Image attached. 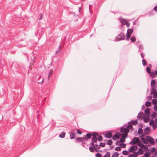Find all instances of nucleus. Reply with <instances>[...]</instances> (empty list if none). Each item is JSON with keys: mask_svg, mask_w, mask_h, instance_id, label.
I'll return each instance as SVG.
<instances>
[{"mask_svg": "<svg viewBox=\"0 0 157 157\" xmlns=\"http://www.w3.org/2000/svg\"><path fill=\"white\" fill-rule=\"evenodd\" d=\"M150 109L149 108H147L145 109L144 112L147 116V118H150Z\"/></svg>", "mask_w": 157, "mask_h": 157, "instance_id": "7", "label": "nucleus"}, {"mask_svg": "<svg viewBox=\"0 0 157 157\" xmlns=\"http://www.w3.org/2000/svg\"><path fill=\"white\" fill-rule=\"evenodd\" d=\"M66 133L65 132L63 131L59 135V137L61 138H63L64 137Z\"/></svg>", "mask_w": 157, "mask_h": 157, "instance_id": "17", "label": "nucleus"}, {"mask_svg": "<svg viewBox=\"0 0 157 157\" xmlns=\"http://www.w3.org/2000/svg\"><path fill=\"white\" fill-rule=\"evenodd\" d=\"M120 142V141H119V140L117 141L116 143V144L117 145H119V143Z\"/></svg>", "mask_w": 157, "mask_h": 157, "instance_id": "64", "label": "nucleus"}, {"mask_svg": "<svg viewBox=\"0 0 157 157\" xmlns=\"http://www.w3.org/2000/svg\"><path fill=\"white\" fill-rule=\"evenodd\" d=\"M141 119H143V121L147 123L149 121L150 118H140Z\"/></svg>", "mask_w": 157, "mask_h": 157, "instance_id": "40", "label": "nucleus"}, {"mask_svg": "<svg viewBox=\"0 0 157 157\" xmlns=\"http://www.w3.org/2000/svg\"><path fill=\"white\" fill-rule=\"evenodd\" d=\"M142 62L143 65V66L146 65V62L144 59H143L142 60Z\"/></svg>", "mask_w": 157, "mask_h": 157, "instance_id": "48", "label": "nucleus"}, {"mask_svg": "<svg viewBox=\"0 0 157 157\" xmlns=\"http://www.w3.org/2000/svg\"><path fill=\"white\" fill-rule=\"evenodd\" d=\"M120 135L121 136V138L120 139V141L122 143L124 142L125 141V139L127 137V136L124 135L122 134Z\"/></svg>", "mask_w": 157, "mask_h": 157, "instance_id": "11", "label": "nucleus"}, {"mask_svg": "<svg viewBox=\"0 0 157 157\" xmlns=\"http://www.w3.org/2000/svg\"><path fill=\"white\" fill-rule=\"evenodd\" d=\"M110 155L109 152H107L106 153L104 156L103 157H110Z\"/></svg>", "mask_w": 157, "mask_h": 157, "instance_id": "36", "label": "nucleus"}, {"mask_svg": "<svg viewBox=\"0 0 157 157\" xmlns=\"http://www.w3.org/2000/svg\"><path fill=\"white\" fill-rule=\"evenodd\" d=\"M140 142V140L136 137H135L133 139V144H136Z\"/></svg>", "mask_w": 157, "mask_h": 157, "instance_id": "9", "label": "nucleus"}, {"mask_svg": "<svg viewBox=\"0 0 157 157\" xmlns=\"http://www.w3.org/2000/svg\"><path fill=\"white\" fill-rule=\"evenodd\" d=\"M137 118H147V116L145 113H143L142 112H140L138 114Z\"/></svg>", "mask_w": 157, "mask_h": 157, "instance_id": "4", "label": "nucleus"}, {"mask_svg": "<svg viewBox=\"0 0 157 157\" xmlns=\"http://www.w3.org/2000/svg\"><path fill=\"white\" fill-rule=\"evenodd\" d=\"M144 132L145 134H149L150 133V129L149 127H147L144 129Z\"/></svg>", "mask_w": 157, "mask_h": 157, "instance_id": "8", "label": "nucleus"}, {"mask_svg": "<svg viewBox=\"0 0 157 157\" xmlns=\"http://www.w3.org/2000/svg\"><path fill=\"white\" fill-rule=\"evenodd\" d=\"M92 141L94 143H97V138L92 137Z\"/></svg>", "mask_w": 157, "mask_h": 157, "instance_id": "35", "label": "nucleus"}, {"mask_svg": "<svg viewBox=\"0 0 157 157\" xmlns=\"http://www.w3.org/2000/svg\"><path fill=\"white\" fill-rule=\"evenodd\" d=\"M133 30L132 28L128 29L127 30V33L128 34H131L133 32Z\"/></svg>", "mask_w": 157, "mask_h": 157, "instance_id": "21", "label": "nucleus"}, {"mask_svg": "<svg viewBox=\"0 0 157 157\" xmlns=\"http://www.w3.org/2000/svg\"><path fill=\"white\" fill-rule=\"evenodd\" d=\"M153 98H157V92L155 93V94H153Z\"/></svg>", "mask_w": 157, "mask_h": 157, "instance_id": "56", "label": "nucleus"}, {"mask_svg": "<svg viewBox=\"0 0 157 157\" xmlns=\"http://www.w3.org/2000/svg\"><path fill=\"white\" fill-rule=\"evenodd\" d=\"M120 135L117 132L115 133L113 137V140H118L120 138Z\"/></svg>", "mask_w": 157, "mask_h": 157, "instance_id": "6", "label": "nucleus"}, {"mask_svg": "<svg viewBox=\"0 0 157 157\" xmlns=\"http://www.w3.org/2000/svg\"><path fill=\"white\" fill-rule=\"evenodd\" d=\"M130 122H131L133 124V125H136L138 123V122L136 120H134V121H130Z\"/></svg>", "mask_w": 157, "mask_h": 157, "instance_id": "26", "label": "nucleus"}, {"mask_svg": "<svg viewBox=\"0 0 157 157\" xmlns=\"http://www.w3.org/2000/svg\"><path fill=\"white\" fill-rule=\"evenodd\" d=\"M157 116V114L155 112H153L151 115V118H156Z\"/></svg>", "mask_w": 157, "mask_h": 157, "instance_id": "27", "label": "nucleus"}, {"mask_svg": "<svg viewBox=\"0 0 157 157\" xmlns=\"http://www.w3.org/2000/svg\"><path fill=\"white\" fill-rule=\"evenodd\" d=\"M113 143V141L112 140H109L107 143V144L108 145H111Z\"/></svg>", "mask_w": 157, "mask_h": 157, "instance_id": "39", "label": "nucleus"}, {"mask_svg": "<svg viewBox=\"0 0 157 157\" xmlns=\"http://www.w3.org/2000/svg\"><path fill=\"white\" fill-rule=\"evenodd\" d=\"M145 107V105H143L142 106V107H141V110H143L144 108Z\"/></svg>", "mask_w": 157, "mask_h": 157, "instance_id": "63", "label": "nucleus"}, {"mask_svg": "<svg viewBox=\"0 0 157 157\" xmlns=\"http://www.w3.org/2000/svg\"><path fill=\"white\" fill-rule=\"evenodd\" d=\"M143 135H142L141 136V141L144 144H147V142L144 138L142 137Z\"/></svg>", "mask_w": 157, "mask_h": 157, "instance_id": "20", "label": "nucleus"}, {"mask_svg": "<svg viewBox=\"0 0 157 157\" xmlns=\"http://www.w3.org/2000/svg\"><path fill=\"white\" fill-rule=\"evenodd\" d=\"M91 135L93 136L92 137L97 138L96 137L98 136V134L96 132H93L92 133H91Z\"/></svg>", "mask_w": 157, "mask_h": 157, "instance_id": "23", "label": "nucleus"}, {"mask_svg": "<svg viewBox=\"0 0 157 157\" xmlns=\"http://www.w3.org/2000/svg\"><path fill=\"white\" fill-rule=\"evenodd\" d=\"M102 139V137L100 135L98 137V138L97 139V140L99 141H101Z\"/></svg>", "mask_w": 157, "mask_h": 157, "instance_id": "37", "label": "nucleus"}, {"mask_svg": "<svg viewBox=\"0 0 157 157\" xmlns=\"http://www.w3.org/2000/svg\"><path fill=\"white\" fill-rule=\"evenodd\" d=\"M92 135H91V133H87L86 135L84 137H86V139H84L85 141H87L88 139L91 138V136Z\"/></svg>", "mask_w": 157, "mask_h": 157, "instance_id": "10", "label": "nucleus"}, {"mask_svg": "<svg viewBox=\"0 0 157 157\" xmlns=\"http://www.w3.org/2000/svg\"><path fill=\"white\" fill-rule=\"evenodd\" d=\"M156 83V81L155 79H152L151 81V87H154Z\"/></svg>", "mask_w": 157, "mask_h": 157, "instance_id": "18", "label": "nucleus"}, {"mask_svg": "<svg viewBox=\"0 0 157 157\" xmlns=\"http://www.w3.org/2000/svg\"><path fill=\"white\" fill-rule=\"evenodd\" d=\"M75 133V131H72L71 132L70 134V139H72L75 138L76 136Z\"/></svg>", "mask_w": 157, "mask_h": 157, "instance_id": "13", "label": "nucleus"}, {"mask_svg": "<svg viewBox=\"0 0 157 157\" xmlns=\"http://www.w3.org/2000/svg\"><path fill=\"white\" fill-rule=\"evenodd\" d=\"M154 10L157 12V6H155L154 8Z\"/></svg>", "mask_w": 157, "mask_h": 157, "instance_id": "61", "label": "nucleus"}, {"mask_svg": "<svg viewBox=\"0 0 157 157\" xmlns=\"http://www.w3.org/2000/svg\"><path fill=\"white\" fill-rule=\"evenodd\" d=\"M120 132L121 133L119 132H117V133H118L120 135L122 134L124 135L127 136L128 133L129 132V130L126 128L122 127L120 129Z\"/></svg>", "mask_w": 157, "mask_h": 157, "instance_id": "1", "label": "nucleus"}, {"mask_svg": "<svg viewBox=\"0 0 157 157\" xmlns=\"http://www.w3.org/2000/svg\"><path fill=\"white\" fill-rule=\"evenodd\" d=\"M131 148H134L135 149V151L138 148L135 145H133V146H132Z\"/></svg>", "mask_w": 157, "mask_h": 157, "instance_id": "54", "label": "nucleus"}, {"mask_svg": "<svg viewBox=\"0 0 157 157\" xmlns=\"http://www.w3.org/2000/svg\"><path fill=\"white\" fill-rule=\"evenodd\" d=\"M146 139L147 141L151 144L154 145L155 144V142L154 141V139L151 136H147Z\"/></svg>", "mask_w": 157, "mask_h": 157, "instance_id": "3", "label": "nucleus"}, {"mask_svg": "<svg viewBox=\"0 0 157 157\" xmlns=\"http://www.w3.org/2000/svg\"><path fill=\"white\" fill-rule=\"evenodd\" d=\"M135 151V149L134 148H131V146L130 147V148L128 149V151L130 152H132L134 151Z\"/></svg>", "mask_w": 157, "mask_h": 157, "instance_id": "45", "label": "nucleus"}, {"mask_svg": "<svg viewBox=\"0 0 157 157\" xmlns=\"http://www.w3.org/2000/svg\"><path fill=\"white\" fill-rule=\"evenodd\" d=\"M151 153L150 152L147 151L144 154L145 157H148Z\"/></svg>", "mask_w": 157, "mask_h": 157, "instance_id": "33", "label": "nucleus"}, {"mask_svg": "<svg viewBox=\"0 0 157 157\" xmlns=\"http://www.w3.org/2000/svg\"><path fill=\"white\" fill-rule=\"evenodd\" d=\"M154 109L155 111H157V105H155L154 106Z\"/></svg>", "mask_w": 157, "mask_h": 157, "instance_id": "60", "label": "nucleus"}, {"mask_svg": "<svg viewBox=\"0 0 157 157\" xmlns=\"http://www.w3.org/2000/svg\"><path fill=\"white\" fill-rule=\"evenodd\" d=\"M143 153V150L141 148H140L138 150V151L137 152V155H141Z\"/></svg>", "mask_w": 157, "mask_h": 157, "instance_id": "22", "label": "nucleus"}, {"mask_svg": "<svg viewBox=\"0 0 157 157\" xmlns=\"http://www.w3.org/2000/svg\"><path fill=\"white\" fill-rule=\"evenodd\" d=\"M157 127V125L156 124H154L152 125V128L153 129H155Z\"/></svg>", "mask_w": 157, "mask_h": 157, "instance_id": "57", "label": "nucleus"}, {"mask_svg": "<svg viewBox=\"0 0 157 157\" xmlns=\"http://www.w3.org/2000/svg\"><path fill=\"white\" fill-rule=\"evenodd\" d=\"M151 105V102L149 101H147L145 103V105L147 107H149Z\"/></svg>", "mask_w": 157, "mask_h": 157, "instance_id": "31", "label": "nucleus"}, {"mask_svg": "<svg viewBox=\"0 0 157 157\" xmlns=\"http://www.w3.org/2000/svg\"><path fill=\"white\" fill-rule=\"evenodd\" d=\"M126 128L129 130V129H131L132 128V125L131 124L128 125L127 126Z\"/></svg>", "mask_w": 157, "mask_h": 157, "instance_id": "41", "label": "nucleus"}, {"mask_svg": "<svg viewBox=\"0 0 157 157\" xmlns=\"http://www.w3.org/2000/svg\"><path fill=\"white\" fill-rule=\"evenodd\" d=\"M96 157H101L102 155H101L99 153H98L96 154Z\"/></svg>", "mask_w": 157, "mask_h": 157, "instance_id": "55", "label": "nucleus"}, {"mask_svg": "<svg viewBox=\"0 0 157 157\" xmlns=\"http://www.w3.org/2000/svg\"><path fill=\"white\" fill-rule=\"evenodd\" d=\"M138 132L139 134H141L143 133V129L140 128H139L138 130Z\"/></svg>", "mask_w": 157, "mask_h": 157, "instance_id": "29", "label": "nucleus"}, {"mask_svg": "<svg viewBox=\"0 0 157 157\" xmlns=\"http://www.w3.org/2000/svg\"><path fill=\"white\" fill-rule=\"evenodd\" d=\"M40 16L39 20H41L42 18V15L41 14H40Z\"/></svg>", "mask_w": 157, "mask_h": 157, "instance_id": "62", "label": "nucleus"}, {"mask_svg": "<svg viewBox=\"0 0 157 157\" xmlns=\"http://www.w3.org/2000/svg\"><path fill=\"white\" fill-rule=\"evenodd\" d=\"M130 36H131V34H128L127 33V34H126V37H127L126 40H128V39L130 38Z\"/></svg>", "mask_w": 157, "mask_h": 157, "instance_id": "50", "label": "nucleus"}, {"mask_svg": "<svg viewBox=\"0 0 157 157\" xmlns=\"http://www.w3.org/2000/svg\"><path fill=\"white\" fill-rule=\"evenodd\" d=\"M153 119V118H151L149 122V124L150 125L154 124V120Z\"/></svg>", "mask_w": 157, "mask_h": 157, "instance_id": "38", "label": "nucleus"}, {"mask_svg": "<svg viewBox=\"0 0 157 157\" xmlns=\"http://www.w3.org/2000/svg\"><path fill=\"white\" fill-rule=\"evenodd\" d=\"M89 150L92 152H94L95 151L94 147L90 146L89 147Z\"/></svg>", "mask_w": 157, "mask_h": 157, "instance_id": "25", "label": "nucleus"}, {"mask_svg": "<svg viewBox=\"0 0 157 157\" xmlns=\"http://www.w3.org/2000/svg\"><path fill=\"white\" fill-rule=\"evenodd\" d=\"M151 151L152 153H153L155 151L156 152V149L155 147H152L151 149Z\"/></svg>", "mask_w": 157, "mask_h": 157, "instance_id": "49", "label": "nucleus"}, {"mask_svg": "<svg viewBox=\"0 0 157 157\" xmlns=\"http://www.w3.org/2000/svg\"><path fill=\"white\" fill-rule=\"evenodd\" d=\"M121 147H120L119 146L117 147H115V149L116 151H120L121 150Z\"/></svg>", "mask_w": 157, "mask_h": 157, "instance_id": "43", "label": "nucleus"}, {"mask_svg": "<svg viewBox=\"0 0 157 157\" xmlns=\"http://www.w3.org/2000/svg\"><path fill=\"white\" fill-rule=\"evenodd\" d=\"M84 139L86 140V137H78L76 139V143L79 142H82L85 141Z\"/></svg>", "mask_w": 157, "mask_h": 157, "instance_id": "5", "label": "nucleus"}, {"mask_svg": "<svg viewBox=\"0 0 157 157\" xmlns=\"http://www.w3.org/2000/svg\"><path fill=\"white\" fill-rule=\"evenodd\" d=\"M137 151H135L133 152V154L129 155L128 157H137Z\"/></svg>", "mask_w": 157, "mask_h": 157, "instance_id": "15", "label": "nucleus"}, {"mask_svg": "<svg viewBox=\"0 0 157 157\" xmlns=\"http://www.w3.org/2000/svg\"><path fill=\"white\" fill-rule=\"evenodd\" d=\"M61 45H59V49L58 50H57L56 51V53L58 54V53H59L61 51Z\"/></svg>", "mask_w": 157, "mask_h": 157, "instance_id": "53", "label": "nucleus"}, {"mask_svg": "<svg viewBox=\"0 0 157 157\" xmlns=\"http://www.w3.org/2000/svg\"><path fill=\"white\" fill-rule=\"evenodd\" d=\"M131 41L132 42H135L136 40V39L134 36H132L131 37Z\"/></svg>", "mask_w": 157, "mask_h": 157, "instance_id": "44", "label": "nucleus"}, {"mask_svg": "<svg viewBox=\"0 0 157 157\" xmlns=\"http://www.w3.org/2000/svg\"><path fill=\"white\" fill-rule=\"evenodd\" d=\"M122 153L124 155H127L129 154V151L127 150H124L122 151Z\"/></svg>", "mask_w": 157, "mask_h": 157, "instance_id": "32", "label": "nucleus"}, {"mask_svg": "<svg viewBox=\"0 0 157 157\" xmlns=\"http://www.w3.org/2000/svg\"><path fill=\"white\" fill-rule=\"evenodd\" d=\"M121 148H124L126 147V144H119Z\"/></svg>", "mask_w": 157, "mask_h": 157, "instance_id": "47", "label": "nucleus"}, {"mask_svg": "<svg viewBox=\"0 0 157 157\" xmlns=\"http://www.w3.org/2000/svg\"><path fill=\"white\" fill-rule=\"evenodd\" d=\"M119 155L118 153L117 152H115L113 154L112 157H118Z\"/></svg>", "mask_w": 157, "mask_h": 157, "instance_id": "30", "label": "nucleus"}, {"mask_svg": "<svg viewBox=\"0 0 157 157\" xmlns=\"http://www.w3.org/2000/svg\"><path fill=\"white\" fill-rule=\"evenodd\" d=\"M125 38V36L123 33H120L117 35L115 38L116 41L124 40Z\"/></svg>", "mask_w": 157, "mask_h": 157, "instance_id": "2", "label": "nucleus"}, {"mask_svg": "<svg viewBox=\"0 0 157 157\" xmlns=\"http://www.w3.org/2000/svg\"><path fill=\"white\" fill-rule=\"evenodd\" d=\"M150 74L152 78H154L155 76V72L152 71Z\"/></svg>", "mask_w": 157, "mask_h": 157, "instance_id": "28", "label": "nucleus"}, {"mask_svg": "<svg viewBox=\"0 0 157 157\" xmlns=\"http://www.w3.org/2000/svg\"><path fill=\"white\" fill-rule=\"evenodd\" d=\"M36 81L38 83H42L44 81V79L42 78L41 76H40L37 78Z\"/></svg>", "mask_w": 157, "mask_h": 157, "instance_id": "12", "label": "nucleus"}, {"mask_svg": "<svg viewBox=\"0 0 157 157\" xmlns=\"http://www.w3.org/2000/svg\"><path fill=\"white\" fill-rule=\"evenodd\" d=\"M138 146L140 147L141 148H145V146L142 143H141L140 142L138 143Z\"/></svg>", "mask_w": 157, "mask_h": 157, "instance_id": "24", "label": "nucleus"}, {"mask_svg": "<svg viewBox=\"0 0 157 157\" xmlns=\"http://www.w3.org/2000/svg\"><path fill=\"white\" fill-rule=\"evenodd\" d=\"M77 132L78 134L80 135L82 133V132L80 129H77Z\"/></svg>", "mask_w": 157, "mask_h": 157, "instance_id": "52", "label": "nucleus"}, {"mask_svg": "<svg viewBox=\"0 0 157 157\" xmlns=\"http://www.w3.org/2000/svg\"><path fill=\"white\" fill-rule=\"evenodd\" d=\"M95 151L96 152H98L99 151L100 152H101L102 151L101 150L98 151V149H99L100 148V146L99 145L97 144H95V146H94Z\"/></svg>", "mask_w": 157, "mask_h": 157, "instance_id": "14", "label": "nucleus"}, {"mask_svg": "<svg viewBox=\"0 0 157 157\" xmlns=\"http://www.w3.org/2000/svg\"><path fill=\"white\" fill-rule=\"evenodd\" d=\"M112 135L111 132H109L108 133H107L105 135V137L108 138H111L112 137Z\"/></svg>", "mask_w": 157, "mask_h": 157, "instance_id": "16", "label": "nucleus"}, {"mask_svg": "<svg viewBox=\"0 0 157 157\" xmlns=\"http://www.w3.org/2000/svg\"><path fill=\"white\" fill-rule=\"evenodd\" d=\"M90 145H92V147H94L95 146V144H94L93 141L90 143Z\"/></svg>", "mask_w": 157, "mask_h": 157, "instance_id": "59", "label": "nucleus"}, {"mask_svg": "<svg viewBox=\"0 0 157 157\" xmlns=\"http://www.w3.org/2000/svg\"><path fill=\"white\" fill-rule=\"evenodd\" d=\"M99 146L101 147H104L105 146V143L101 142L100 143Z\"/></svg>", "mask_w": 157, "mask_h": 157, "instance_id": "46", "label": "nucleus"}, {"mask_svg": "<svg viewBox=\"0 0 157 157\" xmlns=\"http://www.w3.org/2000/svg\"><path fill=\"white\" fill-rule=\"evenodd\" d=\"M152 102L154 105L157 104V100L155 99H153Z\"/></svg>", "mask_w": 157, "mask_h": 157, "instance_id": "34", "label": "nucleus"}, {"mask_svg": "<svg viewBox=\"0 0 157 157\" xmlns=\"http://www.w3.org/2000/svg\"><path fill=\"white\" fill-rule=\"evenodd\" d=\"M139 49H141L142 50L143 49V46L141 44L139 45ZM139 51H140V50H138V52H139Z\"/></svg>", "mask_w": 157, "mask_h": 157, "instance_id": "51", "label": "nucleus"}, {"mask_svg": "<svg viewBox=\"0 0 157 157\" xmlns=\"http://www.w3.org/2000/svg\"><path fill=\"white\" fill-rule=\"evenodd\" d=\"M146 71L149 74L151 72V69L149 67H147L146 68Z\"/></svg>", "mask_w": 157, "mask_h": 157, "instance_id": "42", "label": "nucleus"}, {"mask_svg": "<svg viewBox=\"0 0 157 157\" xmlns=\"http://www.w3.org/2000/svg\"><path fill=\"white\" fill-rule=\"evenodd\" d=\"M119 19V20L120 21L121 23L122 22H123V21H124V20L121 17H119L118 18Z\"/></svg>", "mask_w": 157, "mask_h": 157, "instance_id": "58", "label": "nucleus"}, {"mask_svg": "<svg viewBox=\"0 0 157 157\" xmlns=\"http://www.w3.org/2000/svg\"><path fill=\"white\" fill-rule=\"evenodd\" d=\"M151 95L153 94H155V93L157 92H156V90L154 88V87H151Z\"/></svg>", "mask_w": 157, "mask_h": 157, "instance_id": "19", "label": "nucleus"}]
</instances>
